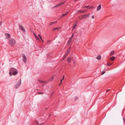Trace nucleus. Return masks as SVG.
<instances>
[{
  "label": "nucleus",
  "instance_id": "25",
  "mask_svg": "<svg viewBox=\"0 0 125 125\" xmlns=\"http://www.w3.org/2000/svg\"><path fill=\"white\" fill-rule=\"evenodd\" d=\"M67 54H68V53H67L66 54H65L64 55V56H63V59H64L67 56Z\"/></svg>",
  "mask_w": 125,
  "mask_h": 125
},
{
  "label": "nucleus",
  "instance_id": "3",
  "mask_svg": "<svg viewBox=\"0 0 125 125\" xmlns=\"http://www.w3.org/2000/svg\"><path fill=\"white\" fill-rule=\"evenodd\" d=\"M20 82L18 83H17L15 85V87L16 89L18 88L20 86V85L21 84V79H20Z\"/></svg>",
  "mask_w": 125,
  "mask_h": 125
},
{
  "label": "nucleus",
  "instance_id": "16",
  "mask_svg": "<svg viewBox=\"0 0 125 125\" xmlns=\"http://www.w3.org/2000/svg\"><path fill=\"white\" fill-rule=\"evenodd\" d=\"M57 21H55L51 22L50 24V25L51 26V25H52V24H54V23H56L57 22Z\"/></svg>",
  "mask_w": 125,
  "mask_h": 125
},
{
  "label": "nucleus",
  "instance_id": "20",
  "mask_svg": "<svg viewBox=\"0 0 125 125\" xmlns=\"http://www.w3.org/2000/svg\"><path fill=\"white\" fill-rule=\"evenodd\" d=\"M86 11L85 10H83L82 11H80L78 12L79 13H83Z\"/></svg>",
  "mask_w": 125,
  "mask_h": 125
},
{
  "label": "nucleus",
  "instance_id": "26",
  "mask_svg": "<svg viewBox=\"0 0 125 125\" xmlns=\"http://www.w3.org/2000/svg\"><path fill=\"white\" fill-rule=\"evenodd\" d=\"M60 5H59V4L56 5L55 6H54L53 8H56V7H57L59 6H60Z\"/></svg>",
  "mask_w": 125,
  "mask_h": 125
},
{
  "label": "nucleus",
  "instance_id": "17",
  "mask_svg": "<svg viewBox=\"0 0 125 125\" xmlns=\"http://www.w3.org/2000/svg\"><path fill=\"white\" fill-rule=\"evenodd\" d=\"M115 57L114 56H113L111 58V60L112 61H113L115 59Z\"/></svg>",
  "mask_w": 125,
  "mask_h": 125
},
{
  "label": "nucleus",
  "instance_id": "19",
  "mask_svg": "<svg viewBox=\"0 0 125 125\" xmlns=\"http://www.w3.org/2000/svg\"><path fill=\"white\" fill-rule=\"evenodd\" d=\"M114 51H111L110 53V55H114Z\"/></svg>",
  "mask_w": 125,
  "mask_h": 125
},
{
  "label": "nucleus",
  "instance_id": "21",
  "mask_svg": "<svg viewBox=\"0 0 125 125\" xmlns=\"http://www.w3.org/2000/svg\"><path fill=\"white\" fill-rule=\"evenodd\" d=\"M54 79V77L53 76H52L49 79V80L50 81H51Z\"/></svg>",
  "mask_w": 125,
  "mask_h": 125
},
{
  "label": "nucleus",
  "instance_id": "29",
  "mask_svg": "<svg viewBox=\"0 0 125 125\" xmlns=\"http://www.w3.org/2000/svg\"><path fill=\"white\" fill-rule=\"evenodd\" d=\"M74 36V34H73L72 35V36L70 38V39H72V38H73V36Z\"/></svg>",
  "mask_w": 125,
  "mask_h": 125
},
{
  "label": "nucleus",
  "instance_id": "7",
  "mask_svg": "<svg viewBox=\"0 0 125 125\" xmlns=\"http://www.w3.org/2000/svg\"><path fill=\"white\" fill-rule=\"evenodd\" d=\"M77 21L75 22V23L73 24V29L72 30H73L74 29L76 28V26H77Z\"/></svg>",
  "mask_w": 125,
  "mask_h": 125
},
{
  "label": "nucleus",
  "instance_id": "35",
  "mask_svg": "<svg viewBox=\"0 0 125 125\" xmlns=\"http://www.w3.org/2000/svg\"><path fill=\"white\" fill-rule=\"evenodd\" d=\"M105 73V72H102V73L101 74V75H103V74H104Z\"/></svg>",
  "mask_w": 125,
  "mask_h": 125
},
{
  "label": "nucleus",
  "instance_id": "37",
  "mask_svg": "<svg viewBox=\"0 0 125 125\" xmlns=\"http://www.w3.org/2000/svg\"><path fill=\"white\" fill-rule=\"evenodd\" d=\"M38 93L39 94H43V93L42 92H39Z\"/></svg>",
  "mask_w": 125,
  "mask_h": 125
},
{
  "label": "nucleus",
  "instance_id": "13",
  "mask_svg": "<svg viewBox=\"0 0 125 125\" xmlns=\"http://www.w3.org/2000/svg\"><path fill=\"white\" fill-rule=\"evenodd\" d=\"M39 81L41 83H46V82L43 81L42 80H39Z\"/></svg>",
  "mask_w": 125,
  "mask_h": 125
},
{
  "label": "nucleus",
  "instance_id": "12",
  "mask_svg": "<svg viewBox=\"0 0 125 125\" xmlns=\"http://www.w3.org/2000/svg\"><path fill=\"white\" fill-rule=\"evenodd\" d=\"M79 19H83L85 18H84V16L83 15H82L81 16H79Z\"/></svg>",
  "mask_w": 125,
  "mask_h": 125
},
{
  "label": "nucleus",
  "instance_id": "43",
  "mask_svg": "<svg viewBox=\"0 0 125 125\" xmlns=\"http://www.w3.org/2000/svg\"><path fill=\"white\" fill-rule=\"evenodd\" d=\"M64 76H65V75H63V78H64Z\"/></svg>",
  "mask_w": 125,
  "mask_h": 125
},
{
  "label": "nucleus",
  "instance_id": "31",
  "mask_svg": "<svg viewBox=\"0 0 125 125\" xmlns=\"http://www.w3.org/2000/svg\"><path fill=\"white\" fill-rule=\"evenodd\" d=\"M39 37L40 38V39H41V40H42V42H43V40H42V38L41 37V36H40V37Z\"/></svg>",
  "mask_w": 125,
  "mask_h": 125
},
{
  "label": "nucleus",
  "instance_id": "45",
  "mask_svg": "<svg viewBox=\"0 0 125 125\" xmlns=\"http://www.w3.org/2000/svg\"><path fill=\"white\" fill-rule=\"evenodd\" d=\"M50 41H51V40H49V41H48V42H50Z\"/></svg>",
  "mask_w": 125,
  "mask_h": 125
},
{
  "label": "nucleus",
  "instance_id": "23",
  "mask_svg": "<svg viewBox=\"0 0 125 125\" xmlns=\"http://www.w3.org/2000/svg\"><path fill=\"white\" fill-rule=\"evenodd\" d=\"M94 6H89V9H94Z\"/></svg>",
  "mask_w": 125,
  "mask_h": 125
},
{
  "label": "nucleus",
  "instance_id": "14",
  "mask_svg": "<svg viewBox=\"0 0 125 125\" xmlns=\"http://www.w3.org/2000/svg\"><path fill=\"white\" fill-rule=\"evenodd\" d=\"M66 15V14L64 13V14H62L61 16L60 17V18H62V17L65 16Z\"/></svg>",
  "mask_w": 125,
  "mask_h": 125
},
{
  "label": "nucleus",
  "instance_id": "34",
  "mask_svg": "<svg viewBox=\"0 0 125 125\" xmlns=\"http://www.w3.org/2000/svg\"><path fill=\"white\" fill-rule=\"evenodd\" d=\"M36 38L37 40H39V38L38 37H36Z\"/></svg>",
  "mask_w": 125,
  "mask_h": 125
},
{
  "label": "nucleus",
  "instance_id": "46",
  "mask_svg": "<svg viewBox=\"0 0 125 125\" xmlns=\"http://www.w3.org/2000/svg\"><path fill=\"white\" fill-rule=\"evenodd\" d=\"M38 35V36L40 37V36H41L40 35V34H39Z\"/></svg>",
  "mask_w": 125,
  "mask_h": 125
},
{
  "label": "nucleus",
  "instance_id": "11",
  "mask_svg": "<svg viewBox=\"0 0 125 125\" xmlns=\"http://www.w3.org/2000/svg\"><path fill=\"white\" fill-rule=\"evenodd\" d=\"M101 58V56L100 55H99L98 56L96 57V58L98 60H100Z\"/></svg>",
  "mask_w": 125,
  "mask_h": 125
},
{
  "label": "nucleus",
  "instance_id": "5",
  "mask_svg": "<svg viewBox=\"0 0 125 125\" xmlns=\"http://www.w3.org/2000/svg\"><path fill=\"white\" fill-rule=\"evenodd\" d=\"M23 62L26 63V57L24 54H23Z\"/></svg>",
  "mask_w": 125,
  "mask_h": 125
},
{
  "label": "nucleus",
  "instance_id": "42",
  "mask_svg": "<svg viewBox=\"0 0 125 125\" xmlns=\"http://www.w3.org/2000/svg\"><path fill=\"white\" fill-rule=\"evenodd\" d=\"M64 78H63L61 79V80H62V81L63 80H64Z\"/></svg>",
  "mask_w": 125,
  "mask_h": 125
},
{
  "label": "nucleus",
  "instance_id": "44",
  "mask_svg": "<svg viewBox=\"0 0 125 125\" xmlns=\"http://www.w3.org/2000/svg\"><path fill=\"white\" fill-rule=\"evenodd\" d=\"M76 99H77L78 98L77 97H76Z\"/></svg>",
  "mask_w": 125,
  "mask_h": 125
},
{
  "label": "nucleus",
  "instance_id": "38",
  "mask_svg": "<svg viewBox=\"0 0 125 125\" xmlns=\"http://www.w3.org/2000/svg\"><path fill=\"white\" fill-rule=\"evenodd\" d=\"M92 18L93 19H94V15H93L92 16Z\"/></svg>",
  "mask_w": 125,
  "mask_h": 125
},
{
  "label": "nucleus",
  "instance_id": "18",
  "mask_svg": "<svg viewBox=\"0 0 125 125\" xmlns=\"http://www.w3.org/2000/svg\"><path fill=\"white\" fill-rule=\"evenodd\" d=\"M60 28L59 27H56L55 28H54L53 29V30L55 31L56 30H59Z\"/></svg>",
  "mask_w": 125,
  "mask_h": 125
},
{
  "label": "nucleus",
  "instance_id": "41",
  "mask_svg": "<svg viewBox=\"0 0 125 125\" xmlns=\"http://www.w3.org/2000/svg\"><path fill=\"white\" fill-rule=\"evenodd\" d=\"M1 25V22L0 21V26Z\"/></svg>",
  "mask_w": 125,
  "mask_h": 125
},
{
  "label": "nucleus",
  "instance_id": "2",
  "mask_svg": "<svg viewBox=\"0 0 125 125\" xmlns=\"http://www.w3.org/2000/svg\"><path fill=\"white\" fill-rule=\"evenodd\" d=\"M15 40L12 39H10L9 41V43L11 46H13L15 44Z\"/></svg>",
  "mask_w": 125,
  "mask_h": 125
},
{
  "label": "nucleus",
  "instance_id": "33",
  "mask_svg": "<svg viewBox=\"0 0 125 125\" xmlns=\"http://www.w3.org/2000/svg\"><path fill=\"white\" fill-rule=\"evenodd\" d=\"M107 65L108 66H110L111 65V64H107Z\"/></svg>",
  "mask_w": 125,
  "mask_h": 125
},
{
  "label": "nucleus",
  "instance_id": "39",
  "mask_svg": "<svg viewBox=\"0 0 125 125\" xmlns=\"http://www.w3.org/2000/svg\"><path fill=\"white\" fill-rule=\"evenodd\" d=\"M69 12H67L66 13H65V14H66V15Z\"/></svg>",
  "mask_w": 125,
  "mask_h": 125
},
{
  "label": "nucleus",
  "instance_id": "24",
  "mask_svg": "<svg viewBox=\"0 0 125 125\" xmlns=\"http://www.w3.org/2000/svg\"><path fill=\"white\" fill-rule=\"evenodd\" d=\"M72 41V39H70V38H69V40L68 42V43H69L71 42Z\"/></svg>",
  "mask_w": 125,
  "mask_h": 125
},
{
  "label": "nucleus",
  "instance_id": "6",
  "mask_svg": "<svg viewBox=\"0 0 125 125\" xmlns=\"http://www.w3.org/2000/svg\"><path fill=\"white\" fill-rule=\"evenodd\" d=\"M19 28L22 31L24 32L25 31V30L24 29V28H23V26L22 25H19Z\"/></svg>",
  "mask_w": 125,
  "mask_h": 125
},
{
  "label": "nucleus",
  "instance_id": "27",
  "mask_svg": "<svg viewBox=\"0 0 125 125\" xmlns=\"http://www.w3.org/2000/svg\"><path fill=\"white\" fill-rule=\"evenodd\" d=\"M35 123L37 125H39V123L37 121H35Z\"/></svg>",
  "mask_w": 125,
  "mask_h": 125
},
{
  "label": "nucleus",
  "instance_id": "28",
  "mask_svg": "<svg viewBox=\"0 0 125 125\" xmlns=\"http://www.w3.org/2000/svg\"><path fill=\"white\" fill-rule=\"evenodd\" d=\"M123 118L124 122V123H125V118L124 117H123Z\"/></svg>",
  "mask_w": 125,
  "mask_h": 125
},
{
  "label": "nucleus",
  "instance_id": "22",
  "mask_svg": "<svg viewBox=\"0 0 125 125\" xmlns=\"http://www.w3.org/2000/svg\"><path fill=\"white\" fill-rule=\"evenodd\" d=\"M65 2L64 1V2H61L59 4V5H59L60 6V5H62L63 4H64V3H65Z\"/></svg>",
  "mask_w": 125,
  "mask_h": 125
},
{
  "label": "nucleus",
  "instance_id": "32",
  "mask_svg": "<svg viewBox=\"0 0 125 125\" xmlns=\"http://www.w3.org/2000/svg\"><path fill=\"white\" fill-rule=\"evenodd\" d=\"M62 80H61L60 84H59V85H61V84L62 83Z\"/></svg>",
  "mask_w": 125,
  "mask_h": 125
},
{
  "label": "nucleus",
  "instance_id": "48",
  "mask_svg": "<svg viewBox=\"0 0 125 125\" xmlns=\"http://www.w3.org/2000/svg\"><path fill=\"white\" fill-rule=\"evenodd\" d=\"M44 86V85H42V86Z\"/></svg>",
  "mask_w": 125,
  "mask_h": 125
},
{
  "label": "nucleus",
  "instance_id": "47",
  "mask_svg": "<svg viewBox=\"0 0 125 125\" xmlns=\"http://www.w3.org/2000/svg\"><path fill=\"white\" fill-rule=\"evenodd\" d=\"M77 0H74L75 1H76Z\"/></svg>",
  "mask_w": 125,
  "mask_h": 125
},
{
  "label": "nucleus",
  "instance_id": "36",
  "mask_svg": "<svg viewBox=\"0 0 125 125\" xmlns=\"http://www.w3.org/2000/svg\"><path fill=\"white\" fill-rule=\"evenodd\" d=\"M34 36H35V37L36 38V37L37 36V35L35 34H34Z\"/></svg>",
  "mask_w": 125,
  "mask_h": 125
},
{
  "label": "nucleus",
  "instance_id": "9",
  "mask_svg": "<svg viewBox=\"0 0 125 125\" xmlns=\"http://www.w3.org/2000/svg\"><path fill=\"white\" fill-rule=\"evenodd\" d=\"M71 58L70 57H68L67 58V62L70 63L71 62Z\"/></svg>",
  "mask_w": 125,
  "mask_h": 125
},
{
  "label": "nucleus",
  "instance_id": "40",
  "mask_svg": "<svg viewBox=\"0 0 125 125\" xmlns=\"http://www.w3.org/2000/svg\"><path fill=\"white\" fill-rule=\"evenodd\" d=\"M110 90V89H108L106 91V92H107L109 90Z\"/></svg>",
  "mask_w": 125,
  "mask_h": 125
},
{
  "label": "nucleus",
  "instance_id": "8",
  "mask_svg": "<svg viewBox=\"0 0 125 125\" xmlns=\"http://www.w3.org/2000/svg\"><path fill=\"white\" fill-rule=\"evenodd\" d=\"M101 5H99L97 8L96 10L98 11L99 10H100L101 9Z\"/></svg>",
  "mask_w": 125,
  "mask_h": 125
},
{
  "label": "nucleus",
  "instance_id": "10",
  "mask_svg": "<svg viewBox=\"0 0 125 125\" xmlns=\"http://www.w3.org/2000/svg\"><path fill=\"white\" fill-rule=\"evenodd\" d=\"M84 18H86L87 17H89V15L88 14H87L83 15Z\"/></svg>",
  "mask_w": 125,
  "mask_h": 125
},
{
  "label": "nucleus",
  "instance_id": "15",
  "mask_svg": "<svg viewBox=\"0 0 125 125\" xmlns=\"http://www.w3.org/2000/svg\"><path fill=\"white\" fill-rule=\"evenodd\" d=\"M89 6H83V8H86L87 9H89Z\"/></svg>",
  "mask_w": 125,
  "mask_h": 125
},
{
  "label": "nucleus",
  "instance_id": "30",
  "mask_svg": "<svg viewBox=\"0 0 125 125\" xmlns=\"http://www.w3.org/2000/svg\"><path fill=\"white\" fill-rule=\"evenodd\" d=\"M70 51V50L69 49H68V50H67V53L68 54L69 52Z\"/></svg>",
  "mask_w": 125,
  "mask_h": 125
},
{
  "label": "nucleus",
  "instance_id": "1",
  "mask_svg": "<svg viewBox=\"0 0 125 125\" xmlns=\"http://www.w3.org/2000/svg\"><path fill=\"white\" fill-rule=\"evenodd\" d=\"M17 73V69L14 68H12L10 69L9 72V74L10 76L12 75H15Z\"/></svg>",
  "mask_w": 125,
  "mask_h": 125
},
{
  "label": "nucleus",
  "instance_id": "4",
  "mask_svg": "<svg viewBox=\"0 0 125 125\" xmlns=\"http://www.w3.org/2000/svg\"><path fill=\"white\" fill-rule=\"evenodd\" d=\"M5 35L6 36V38L8 39L10 37V36L9 34L5 33Z\"/></svg>",
  "mask_w": 125,
  "mask_h": 125
}]
</instances>
